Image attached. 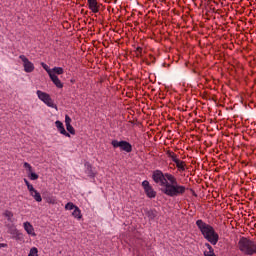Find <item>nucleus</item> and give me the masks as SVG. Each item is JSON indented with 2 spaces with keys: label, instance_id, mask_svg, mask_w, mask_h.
Returning <instances> with one entry per match:
<instances>
[{
  "label": "nucleus",
  "instance_id": "nucleus-29",
  "mask_svg": "<svg viewBox=\"0 0 256 256\" xmlns=\"http://www.w3.org/2000/svg\"><path fill=\"white\" fill-rule=\"evenodd\" d=\"M65 123H66V126L71 125V117H69V115L65 116Z\"/></svg>",
  "mask_w": 256,
  "mask_h": 256
},
{
  "label": "nucleus",
  "instance_id": "nucleus-26",
  "mask_svg": "<svg viewBox=\"0 0 256 256\" xmlns=\"http://www.w3.org/2000/svg\"><path fill=\"white\" fill-rule=\"evenodd\" d=\"M66 129L68 133H70L71 135H75V128L71 124H68L66 126Z\"/></svg>",
  "mask_w": 256,
  "mask_h": 256
},
{
  "label": "nucleus",
  "instance_id": "nucleus-30",
  "mask_svg": "<svg viewBox=\"0 0 256 256\" xmlns=\"http://www.w3.org/2000/svg\"><path fill=\"white\" fill-rule=\"evenodd\" d=\"M47 203H50L51 205H55L57 201L55 200V198H48Z\"/></svg>",
  "mask_w": 256,
  "mask_h": 256
},
{
  "label": "nucleus",
  "instance_id": "nucleus-25",
  "mask_svg": "<svg viewBox=\"0 0 256 256\" xmlns=\"http://www.w3.org/2000/svg\"><path fill=\"white\" fill-rule=\"evenodd\" d=\"M3 215L7 218L8 221H11V218L13 217V212H11L9 210H5Z\"/></svg>",
  "mask_w": 256,
  "mask_h": 256
},
{
  "label": "nucleus",
  "instance_id": "nucleus-19",
  "mask_svg": "<svg viewBox=\"0 0 256 256\" xmlns=\"http://www.w3.org/2000/svg\"><path fill=\"white\" fill-rule=\"evenodd\" d=\"M32 197L37 201V203H41L43 201V198L41 197V193H39L37 190L33 191Z\"/></svg>",
  "mask_w": 256,
  "mask_h": 256
},
{
  "label": "nucleus",
  "instance_id": "nucleus-5",
  "mask_svg": "<svg viewBox=\"0 0 256 256\" xmlns=\"http://www.w3.org/2000/svg\"><path fill=\"white\" fill-rule=\"evenodd\" d=\"M111 145L114 149L120 148V151H125V153H131L133 151V145L125 140H112Z\"/></svg>",
  "mask_w": 256,
  "mask_h": 256
},
{
  "label": "nucleus",
  "instance_id": "nucleus-24",
  "mask_svg": "<svg viewBox=\"0 0 256 256\" xmlns=\"http://www.w3.org/2000/svg\"><path fill=\"white\" fill-rule=\"evenodd\" d=\"M75 207H77L75 204H73V202H68L65 205V209H67L68 211H73V209H75Z\"/></svg>",
  "mask_w": 256,
  "mask_h": 256
},
{
  "label": "nucleus",
  "instance_id": "nucleus-6",
  "mask_svg": "<svg viewBox=\"0 0 256 256\" xmlns=\"http://www.w3.org/2000/svg\"><path fill=\"white\" fill-rule=\"evenodd\" d=\"M142 187L144 189V193L148 199H155L157 197V191L153 189V186L149 183L148 180H144L142 182Z\"/></svg>",
  "mask_w": 256,
  "mask_h": 256
},
{
  "label": "nucleus",
  "instance_id": "nucleus-23",
  "mask_svg": "<svg viewBox=\"0 0 256 256\" xmlns=\"http://www.w3.org/2000/svg\"><path fill=\"white\" fill-rule=\"evenodd\" d=\"M147 216L149 219H155V217H157V210H149Z\"/></svg>",
  "mask_w": 256,
  "mask_h": 256
},
{
  "label": "nucleus",
  "instance_id": "nucleus-17",
  "mask_svg": "<svg viewBox=\"0 0 256 256\" xmlns=\"http://www.w3.org/2000/svg\"><path fill=\"white\" fill-rule=\"evenodd\" d=\"M24 229L28 233V235H35V229L33 228V225H31V223L25 222Z\"/></svg>",
  "mask_w": 256,
  "mask_h": 256
},
{
  "label": "nucleus",
  "instance_id": "nucleus-13",
  "mask_svg": "<svg viewBox=\"0 0 256 256\" xmlns=\"http://www.w3.org/2000/svg\"><path fill=\"white\" fill-rule=\"evenodd\" d=\"M49 77H50L52 83H54V85L58 89H63V84L61 83V80L59 79V77L57 75L53 74L52 72H49Z\"/></svg>",
  "mask_w": 256,
  "mask_h": 256
},
{
  "label": "nucleus",
  "instance_id": "nucleus-15",
  "mask_svg": "<svg viewBox=\"0 0 256 256\" xmlns=\"http://www.w3.org/2000/svg\"><path fill=\"white\" fill-rule=\"evenodd\" d=\"M85 167L87 169L88 177L95 179V177H97V172L93 171V165H91L89 162H86Z\"/></svg>",
  "mask_w": 256,
  "mask_h": 256
},
{
  "label": "nucleus",
  "instance_id": "nucleus-14",
  "mask_svg": "<svg viewBox=\"0 0 256 256\" xmlns=\"http://www.w3.org/2000/svg\"><path fill=\"white\" fill-rule=\"evenodd\" d=\"M55 125L58 131L61 133V135H65V137H71V134H69L67 130H65V126H63V123L61 121H56Z\"/></svg>",
  "mask_w": 256,
  "mask_h": 256
},
{
  "label": "nucleus",
  "instance_id": "nucleus-33",
  "mask_svg": "<svg viewBox=\"0 0 256 256\" xmlns=\"http://www.w3.org/2000/svg\"><path fill=\"white\" fill-rule=\"evenodd\" d=\"M3 247H8L7 243H0V249Z\"/></svg>",
  "mask_w": 256,
  "mask_h": 256
},
{
  "label": "nucleus",
  "instance_id": "nucleus-18",
  "mask_svg": "<svg viewBox=\"0 0 256 256\" xmlns=\"http://www.w3.org/2000/svg\"><path fill=\"white\" fill-rule=\"evenodd\" d=\"M73 217L75 219H82L83 215L81 214V209H79L77 206L74 208V211L72 212Z\"/></svg>",
  "mask_w": 256,
  "mask_h": 256
},
{
  "label": "nucleus",
  "instance_id": "nucleus-9",
  "mask_svg": "<svg viewBox=\"0 0 256 256\" xmlns=\"http://www.w3.org/2000/svg\"><path fill=\"white\" fill-rule=\"evenodd\" d=\"M36 93L40 101H43V103H45L48 107H52V108L57 107V105L53 103V99L51 98V95L41 90H37Z\"/></svg>",
  "mask_w": 256,
  "mask_h": 256
},
{
  "label": "nucleus",
  "instance_id": "nucleus-2",
  "mask_svg": "<svg viewBox=\"0 0 256 256\" xmlns=\"http://www.w3.org/2000/svg\"><path fill=\"white\" fill-rule=\"evenodd\" d=\"M196 225L203 235L204 239L211 243V245H215L216 243H219V234L215 232V228L213 226L205 223L203 220H197Z\"/></svg>",
  "mask_w": 256,
  "mask_h": 256
},
{
  "label": "nucleus",
  "instance_id": "nucleus-37",
  "mask_svg": "<svg viewBox=\"0 0 256 256\" xmlns=\"http://www.w3.org/2000/svg\"><path fill=\"white\" fill-rule=\"evenodd\" d=\"M209 3H215V1H213V0H208V4Z\"/></svg>",
  "mask_w": 256,
  "mask_h": 256
},
{
  "label": "nucleus",
  "instance_id": "nucleus-4",
  "mask_svg": "<svg viewBox=\"0 0 256 256\" xmlns=\"http://www.w3.org/2000/svg\"><path fill=\"white\" fill-rule=\"evenodd\" d=\"M166 155H167V157H169V159H171L173 161V163H175L178 173H183V172L187 171V163L185 161L179 159V157H177L175 152L168 150L166 152Z\"/></svg>",
  "mask_w": 256,
  "mask_h": 256
},
{
  "label": "nucleus",
  "instance_id": "nucleus-34",
  "mask_svg": "<svg viewBox=\"0 0 256 256\" xmlns=\"http://www.w3.org/2000/svg\"><path fill=\"white\" fill-rule=\"evenodd\" d=\"M100 11H105V5L100 6Z\"/></svg>",
  "mask_w": 256,
  "mask_h": 256
},
{
  "label": "nucleus",
  "instance_id": "nucleus-11",
  "mask_svg": "<svg viewBox=\"0 0 256 256\" xmlns=\"http://www.w3.org/2000/svg\"><path fill=\"white\" fill-rule=\"evenodd\" d=\"M87 5L92 13H99V11H101L102 4L97 0H87Z\"/></svg>",
  "mask_w": 256,
  "mask_h": 256
},
{
  "label": "nucleus",
  "instance_id": "nucleus-20",
  "mask_svg": "<svg viewBox=\"0 0 256 256\" xmlns=\"http://www.w3.org/2000/svg\"><path fill=\"white\" fill-rule=\"evenodd\" d=\"M135 55L138 59L143 57V48L138 46L135 50Z\"/></svg>",
  "mask_w": 256,
  "mask_h": 256
},
{
  "label": "nucleus",
  "instance_id": "nucleus-7",
  "mask_svg": "<svg viewBox=\"0 0 256 256\" xmlns=\"http://www.w3.org/2000/svg\"><path fill=\"white\" fill-rule=\"evenodd\" d=\"M36 93L40 101H43V103H45L48 107H52V108L57 107V105L53 103V99L51 98V95L41 90H37Z\"/></svg>",
  "mask_w": 256,
  "mask_h": 256
},
{
  "label": "nucleus",
  "instance_id": "nucleus-12",
  "mask_svg": "<svg viewBox=\"0 0 256 256\" xmlns=\"http://www.w3.org/2000/svg\"><path fill=\"white\" fill-rule=\"evenodd\" d=\"M87 5L92 13H99V11H101L102 4L97 0H87Z\"/></svg>",
  "mask_w": 256,
  "mask_h": 256
},
{
  "label": "nucleus",
  "instance_id": "nucleus-28",
  "mask_svg": "<svg viewBox=\"0 0 256 256\" xmlns=\"http://www.w3.org/2000/svg\"><path fill=\"white\" fill-rule=\"evenodd\" d=\"M27 189L30 192V195H33V192L35 191V188L31 184L27 185Z\"/></svg>",
  "mask_w": 256,
  "mask_h": 256
},
{
  "label": "nucleus",
  "instance_id": "nucleus-10",
  "mask_svg": "<svg viewBox=\"0 0 256 256\" xmlns=\"http://www.w3.org/2000/svg\"><path fill=\"white\" fill-rule=\"evenodd\" d=\"M19 59H21V61L23 62L25 73H33L35 71V65L31 61H29V58H27V56L20 55Z\"/></svg>",
  "mask_w": 256,
  "mask_h": 256
},
{
  "label": "nucleus",
  "instance_id": "nucleus-31",
  "mask_svg": "<svg viewBox=\"0 0 256 256\" xmlns=\"http://www.w3.org/2000/svg\"><path fill=\"white\" fill-rule=\"evenodd\" d=\"M42 67H43V69H45V71H47L48 74L51 73V70H48L49 67L47 66V64L42 63Z\"/></svg>",
  "mask_w": 256,
  "mask_h": 256
},
{
  "label": "nucleus",
  "instance_id": "nucleus-1",
  "mask_svg": "<svg viewBox=\"0 0 256 256\" xmlns=\"http://www.w3.org/2000/svg\"><path fill=\"white\" fill-rule=\"evenodd\" d=\"M152 180L161 187L160 191L167 197H181L187 191V187L179 185L177 177L171 173H163L161 170L152 172Z\"/></svg>",
  "mask_w": 256,
  "mask_h": 256
},
{
  "label": "nucleus",
  "instance_id": "nucleus-21",
  "mask_svg": "<svg viewBox=\"0 0 256 256\" xmlns=\"http://www.w3.org/2000/svg\"><path fill=\"white\" fill-rule=\"evenodd\" d=\"M53 71L56 75H63L65 70L62 67H54Z\"/></svg>",
  "mask_w": 256,
  "mask_h": 256
},
{
  "label": "nucleus",
  "instance_id": "nucleus-3",
  "mask_svg": "<svg viewBox=\"0 0 256 256\" xmlns=\"http://www.w3.org/2000/svg\"><path fill=\"white\" fill-rule=\"evenodd\" d=\"M238 249L242 255H256V242L249 237L242 236L238 241Z\"/></svg>",
  "mask_w": 256,
  "mask_h": 256
},
{
  "label": "nucleus",
  "instance_id": "nucleus-16",
  "mask_svg": "<svg viewBox=\"0 0 256 256\" xmlns=\"http://www.w3.org/2000/svg\"><path fill=\"white\" fill-rule=\"evenodd\" d=\"M205 247H207L208 251H204V256H217L215 255V250L211 244L205 243Z\"/></svg>",
  "mask_w": 256,
  "mask_h": 256
},
{
  "label": "nucleus",
  "instance_id": "nucleus-27",
  "mask_svg": "<svg viewBox=\"0 0 256 256\" xmlns=\"http://www.w3.org/2000/svg\"><path fill=\"white\" fill-rule=\"evenodd\" d=\"M24 169H27L28 173L33 172V167L28 162H24Z\"/></svg>",
  "mask_w": 256,
  "mask_h": 256
},
{
  "label": "nucleus",
  "instance_id": "nucleus-36",
  "mask_svg": "<svg viewBox=\"0 0 256 256\" xmlns=\"http://www.w3.org/2000/svg\"><path fill=\"white\" fill-rule=\"evenodd\" d=\"M23 234H21V233H19V234H17V239H21V236H22Z\"/></svg>",
  "mask_w": 256,
  "mask_h": 256
},
{
  "label": "nucleus",
  "instance_id": "nucleus-22",
  "mask_svg": "<svg viewBox=\"0 0 256 256\" xmlns=\"http://www.w3.org/2000/svg\"><path fill=\"white\" fill-rule=\"evenodd\" d=\"M28 177L31 181H37V179H39V175L34 172L28 173Z\"/></svg>",
  "mask_w": 256,
  "mask_h": 256
},
{
  "label": "nucleus",
  "instance_id": "nucleus-8",
  "mask_svg": "<svg viewBox=\"0 0 256 256\" xmlns=\"http://www.w3.org/2000/svg\"><path fill=\"white\" fill-rule=\"evenodd\" d=\"M36 93L40 101H43V103H45L48 107H52V108L57 107V105L53 103V99L51 98V95L41 90H37Z\"/></svg>",
  "mask_w": 256,
  "mask_h": 256
},
{
  "label": "nucleus",
  "instance_id": "nucleus-35",
  "mask_svg": "<svg viewBox=\"0 0 256 256\" xmlns=\"http://www.w3.org/2000/svg\"><path fill=\"white\" fill-rule=\"evenodd\" d=\"M190 191H192L194 197H197V193H195V190L191 189Z\"/></svg>",
  "mask_w": 256,
  "mask_h": 256
},
{
  "label": "nucleus",
  "instance_id": "nucleus-32",
  "mask_svg": "<svg viewBox=\"0 0 256 256\" xmlns=\"http://www.w3.org/2000/svg\"><path fill=\"white\" fill-rule=\"evenodd\" d=\"M24 183H25L26 187H27L28 185H31V183H29V181H28L26 178H24Z\"/></svg>",
  "mask_w": 256,
  "mask_h": 256
}]
</instances>
